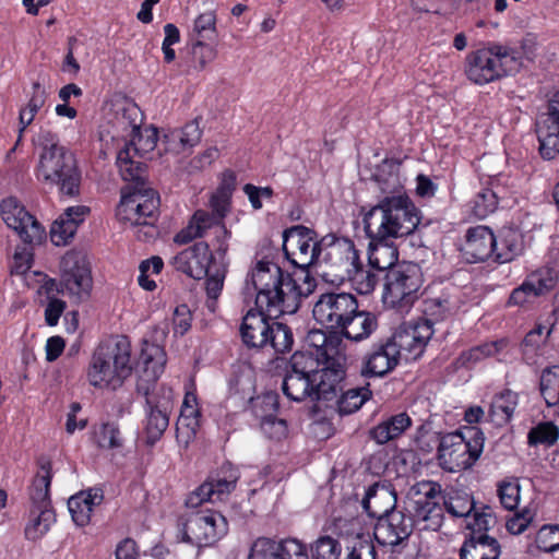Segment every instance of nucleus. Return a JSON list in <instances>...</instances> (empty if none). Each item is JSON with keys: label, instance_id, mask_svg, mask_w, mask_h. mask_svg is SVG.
Listing matches in <instances>:
<instances>
[{"label": "nucleus", "instance_id": "1", "mask_svg": "<svg viewBox=\"0 0 559 559\" xmlns=\"http://www.w3.org/2000/svg\"><path fill=\"white\" fill-rule=\"evenodd\" d=\"M252 284L255 292V309H250L242 318L240 336L249 348H264L273 323V318L293 314L300 307L301 299L311 293L312 283L306 281L302 290L289 273L276 263L259 261L247 278V287Z\"/></svg>", "mask_w": 559, "mask_h": 559}, {"label": "nucleus", "instance_id": "2", "mask_svg": "<svg viewBox=\"0 0 559 559\" xmlns=\"http://www.w3.org/2000/svg\"><path fill=\"white\" fill-rule=\"evenodd\" d=\"M166 360L164 347L143 342L136 367V392L145 397L144 432L148 444L159 440L169 425L174 392L170 388L157 386Z\"/></svg>", "mask_w": 559, "mask_h": 559}, {"label": "nucleus", "instance_id": "3", "mask_svg": "<svg viewBox=\"0 0 559 559\" xmlns=\"http://www.w3.org/2000/svg\"><path fill=\"white\" fill-rule=\"evenodd\" d=\"M40 153L36 178L43 183L57 187L60 194L76 197L80 193L81 171L74 154L59 143L58 135L49 130L38 134Z\"/></svg>", "mask_w": 559, "mask_h": 559}, {"label": "nucleus", "instance_id": "4", "mask_svg": "<svg viewBox=\"0 0 559 559\" xmlns=\"http://www.w3.org/2000/svg\"><path fill=\"white\" fill-rule=\"evenodd\" d=\"M418 209L406 194L385 195L364 216V227L370 240L411 235L418 226Z\"/></svg>", "mask_w": 559, "mask_h": 559}, {"label": "nucleus", "instance_id": "5", "mask_svg": "<svg viewBox=\"0 0 559 559\" xmlns=\"http://www.w3.org/2000/svg\"><path fill=\"white\" fill-rule=\"evenodd\" d=\"M131 343L127 336H117L102 343L92 356L87 370L91 385L117 390L131 376Z\"/></svg>", "mask_w": 559, "mask_h": 559}, {"label": "nucleus", "instance_id": "6", "mask_svg": "<svg viewBox=\"0 0 559 559\" xmlns=\"http://www.w3.org/2000/svg\"><path fill=\"white\" fill-rule=\"evenodd\" d=\"M522 67L518 50L500 44H489L466 56L465 73L469 81L485 85L516 73Z\"/></svg>", "mask_w": 559, "mask_h": 559}, {"label": "nucleus", "instance_id": "7", "mask_svg": "<svg viewBox=\"0 0 559 559\" xmlns=\"http://www.w3.org/2000/svg\"><path fill=\"white\" fill-rule=\"evenodd\" d=\"M432 437L438 442L439 465L451 473L472 467L483 453L485 437L477 427Z\"/></svg>", "mask_w": 559, "mask_h": 559}, {"label": "nucleus", "instance_id": "8", "mask_svg": "<svg viewBox=\"0 0 559 559\" xmlns=\"http://www.w3.org/2000/svg\"><path fill=\"white\" fill-rule=\"evenodd\" d=\"M61 280L44 276L39 293H44L47 299L58 294H68L76 301L85 300L92 289V275L86 257L78 251L67 252L60 262Z\"/></svg>", "mask_w": 559, "mask_h": 559}, {"label": "nucleus", "instance_id": "9", "mask_svg": "<svg viewBox=\"0 0 559 559\" xmlns=\"http://www.w3.org/2000/svg\"><path fill=\"white\" fill-rule=\"evenodd\" d=\"M383 301L397 311H407L418 298L423 272L413 262L396 263L384 274Z\"/></svg>", "mask_w": 559, "mask_h": 559}, {"label": "nucleus", "instance_id": "10", "mask_svg": "<svg viewBox=\"0 0 559 559\" xmlns=\"http://www.w3.org/2000/svg\"><path fill=\"white\" fill-rule=\"evenodd\" d=\"M413 520L395 510L378 520L373 536L377 543L386 547L390 559H415V549L409 544Z\"/></svg>", "mask_w": 559, "mask_h": 559}, {"label": "nucleus", "instance_id": "11", "mask_svg": "<svg viewBox=\"0 0 559 559\" xmlns=\"http://www.w3.org/2000/svg\"><path fill=\"white\" fill-rule=\"evenodd\" d=\"M159 198L147 187L123 188L116 216L131 227H153L158 216Z\"/></svg>", "mask_w": 559, "mask_h": 559}, {"label": "nucleus", "instance_id": "12", "mask_svg": "<svg viewBox=\"0 0 559 559\" xmlns=\"http://www.w3.org/2000/svg\"><path fill=\"white\" fill-rule=\"evenodd\" d=\"M320 246L318 265L328 269L325 275L333 276V281L343 282L356 273L359 255L350 239L329 234L321 238Z\"/></svg>", "mask_w": 559, "mask_h": 559}, {"label": "nucleus", "instance_id": "13", "mask_svg": "<svg viewBox=\"0 0 559 559\" xmlns=\"http://www.w3.org/2000/svg\"><path fill=\"white\" fill-rule=\"evenodd\" d=\"M181 539L198 548L212 546L228 532L226 518L214 510L192 511L181 524Z\"/></svg>", "mask_w": 559, "mask_h": 559}, {"label": "nucleus", "instance_id": "14", "mask_svg": "<svg viewBox=\"0 0 559 559\" xmlns=\"http://www.w3.org/2000/svg\"><path fill=\"white\" fill-rule=\"evenodd\" d=\"M320 243L316 230L304 225L292 226L283 233V250L287 259L302 270L318 265Z\"/></svg>", "mask_w": 559, "mask_h": 559}, {"label": "nucleus", "instance_id": "15", "mask_svg": "<svg viewBox=\"0 0 559 559\" xmlns=\"http://www.w3.org/2000/svg\"><path fill=\"white\" fill-rule=\"evenodd\" d=\"M357 305V299L352 294L328 293L316 301L312 313L319 324L337 332L348 316L356 311Z\"/></svg>", "mask_w": 559, "mask_h": 559}, {"label": "nucleus", "instance_id": "16", "mask_svg": "<svg viewBox=\"0 0 559 559\" xmlns=\"http://www.w3.org/2000/svg\"><path fill=\"white\" fill-rule=\"evenodd\" d=\"M0 213L7 226L16 231L25 245L37 246L46 239L45 228L17 199H4L0 203Z\"/></svg>", "mask_w": 559, "mask_h": 559}, {"label": "nucleus", "instance_id": "17", "mask_svg": "<svg viewBox=\"0 0 559 559\" xmlns=\"http://www.w3.org/2000/svg\"><path fill=\"white\" fill-rule=\"evenodd\" d=\"M435 333L433 328L429 324V321H417L403 322L389 337V342L392 347L397 350V356L401 358L405 357L406 360H415L419 358L429 340Z\"/></svg>", "mask_w": 559, "mask_h": 559}, {"label": "nucleus", "instance_id": "18", "mask_svg": "<svg viewBox=\"0 0 559 559\" xmlns=\"http://www.w3.org/2000/svg\"><path fill=\"white\" fill-rule=\"evenodd\" d=\"M421 496L414 501L413 522L421 523L424 530L438 531L443 524V507L439 496L441 486L437 483H421Z\"/></svg>", "mask_w": 559, "mask_h": 559}, {"label": "nucleus", "instance_id": "19", "mask_svg": "<svg viewBox=\"0 0 559 559\" xmlns=\"http://www.w3.org/2000/svg\"><path fill=\"white\" fill-rule=\"evenodd\" d=\"M249 559H309V555L307 546L296 538L259 537L251 546Z\"/></svg>", "mask_w": 559, "mask_h": 559}, {"label": "nucleus", "instance_id": "20", "mask_svg": "<svg viewBox=\"0 0 559 559\" xmlns=\"http://www.w3.org/2000/svg\"><path fill=\"white\" fill-rule=\"evenodd\" d=\"M212 261H216V258L211 252L209 243L199 241L174 255L170 264L189 277L201 280L212 266Z\"/></svg>", "mask_w": 559, "mask_h": 559}, {"label": "nucleus", "instance_id": "21", "mask_svg": "<svg viewBox=\"0 0 559 559\" xmlns=\"http://www.w3.org/2000/svg\"><path fill=\"white\" fill-rule=\"evenodd\" d=\"M325 359L323 367L318 369V380L316 381L317 401H333L343 391V381L345 379V368L343 357L333 356L324 349Z\"/></svg>", "mask_w": 559, "mask_h": 559}, {"label": "nucleus", "instance_id": "22", "mask_svg": "<svg viewBox=\"0 0 559 559\" xmlns=\"http://www.w3.org/2000/svg\"><path fill=\"white\" fill-rule=\"evenodd\" d=\"M556 286V278L550 270H539L530 274L524 282L514 288L507 301L510 307H525L536 298L546 295Z\"/></svg>", "mask_w": 559, "mask_h": 559}, {"label": "nucleus", "instance_id": "23", "mask_svg": "<svg viewBox=\"0 0 559 559\" xmlns=\"http://www.w3.org/2000/svg\"><path fill=\"white\" fill-rule=\"evenodd\" d=\"M539 152L546 159H552L559 153V94L548 104V111L536 123Z\"/></svg>", "mask_w": 559, "mask_h": 559}, {"label": "nucleus", "instance_id": "24", "mask_svg": "<svg viewBox=\"0 0 559 559\" xmlns=\"http://www.w3.org/2000/svg\"><path fill=\"white\" fill-rule=\"evenodd\" d=\"M399 360L397 350L389 340L380 341L364 356L360 374L366 378L384 377L397 366Z\"/></svg>", "mask_w": 559, "mask_h": 559}, {"label": "nucleus", "instance_id": "25", "mask_svg": "<svg viewBox=\"0 0 559 559\" xmlns=\"http://www.w3.org/2000/svg\"><path fill=\"white\" fill-rule=\"evenodd\" d=\"M460 308V300L454 287H447L438 293H430L423 300L421 321H429L431 328L436 322L444 321L456 313Z\"/></svg>", "mask_w": 559, "mask_h": 559}, {"label": "nucleus", "instance_id": "26", "mask_svg": "<svg viewBox=\"0 0 559 559\" xmlns=\"http://www.w3.org/2000/svg\"><path fill=\"white\" fill-rule=\"evenodd\" d=\"M496 237L487 226L471 227L466 231L462 252L469 263L486 261L495 257Z\"/></svg>", "mask_w": 559, "mask_h": 559}, {"label": "nucleus", "instance_id": "27", "mask_svg": "<svg viewBox=\"0 0 559 559\" xmlns=\"http://www.w3.org/2000/svg\"><path fill=\"white\" fill-rule=\"evenodd\" d=\"M104 500L100 488H91L72 496L68 501V508L73 522L78 526H85L91 522L94 508Z\"/></svg>", "mask_w": 559, "mask_h": 559}, {"label": "nucleus", "instance_id": "28", "mask_svg": "<svg viewBox=\"0 0 559 559\" xmlns=\"http://www.w3.org/2000/svg\"><path fill=\"white\" fill-rule=\"evenodd\" d=\"M51 479V462L41 457L38 461V471L28 488L29 508H52L50 499Z\"/></svg>", "mask_w": 559, "mask_h": 559}, {"label": "nucleus", "instance_id": "29", "mask_svg": "<svg viewBox=\"0 0 559 559\" xmlns=\"http://www.w3.org/2000/svg\"><path fill=\"white\" fill-rule=\"evenodd\" d=\"M395 501V496L390 490L376 483L367 488L361 507L369 516L380 520L396 510Z\"/></svg>", "mask_w": 559, "mask_h": 559}, {"label": "nucleus", "instance_id": "30", "mask_svg": "<svg viewBox=\"0 0 559 559\" xmlns=\"http://www.w3.org/2000/svg\"><path fill=\"white\" fill-rule=\"evenodd\" d=\"M523 248L521 231L513 227H503L496 237L495 261L498 263L511 262L522 253Z\"/></svg>", "mask_w": 559, "mask_h": 559}, {"label": "nucleus", "instance_id": "31", "mask_svg": "<svg viewBox=\"0 0 559 559\" xmlns=\"http://www.w3.org/2000/svg\"><path fill=\"white\" fill-rule=\"evenodd\" d=\"M377 326L376 316L368 311H359L357 307L356 311L348 316V319L336 333L348 340L359 342L369 337Z\"/></svg>", "mask_w": 559, "mask_h": 559}, {"label": "nucleus", "instance_id": "32", "mask_svg": "<svg viewBox=\"0 0 559 559\" xmlns=\"http://www.w3.org/2000/svg\"><path fill=\"white\" fill-rule=\"evenodd\" d=\"M219 226H225L213 214L205 210H198L192 215L188 226L175 236V242L183 245L189 241L205 236L209 229L218 230Z\"/></svg>", "mask_w": 559, "mask_h": 559}, {"label": "nucleus", "instance_id": "33", "mask_svg": "<svg viewBox=\"0 0 559 559\" xmlns=\"http://www.w3.org/2000/svg\"><path fill=\"white\" fill-rule=\"evenodd\" d=\"M202 131L197 119L188 122L181 129L171 130L164 135L165 150L175 154L194 146L201 140Z\"/></svg>", "mask_w": 559, "mask_h": 559}, {"label": "nucleus", "instance_id": "34", "mask_svg": "<svg viewBox=\"0 0 559 559\" xmlns=\"http://www.w3.org/2000/svg\"><path fill=\"white\" fill-rule=\"evenodd\" d=\"M412 426V418L405 412L392 415L379 423L369 431V436L378 444H385L402 436Z\"/></svg>", "mask_w": 559, "mask_h": 559}, {"label": "nucleus", "instance_id": "35", "mask_svg": "<svg viewBox=\"0 0 559 559\" xmlns=\"http://www.w3.org/2000/svg\"><path fill=\"white\" fill-rule=\"evenodd\" d=\"M318 378L286 372L282 382L283 393L292 401L317 400L316 381Z\"/></svg>", "mask_w": 559, "mask_h": 559}, {"label": "nucleus", "instance_id": "36", "mask_svg": "<svg viewBox=\"0 0 559 559\" xmlns=\"http://www.w3.org/2000/svg\"><path fill=\"white\" fill-rule=\"evenodd\" d=\"M500 555V544L491 536L469 537L460 549V559H499Z\"/></svg>", "mask_w": 559, "mask_h": 559}, {"label": "nucleus", "instance_id": "37", "mask_svg": "<svg viewBox=\"0 0 559 559\" xmlns=\"http://www.w3.org/2000/svg\"><path fill=\"white\" fill-rule=\"evenodd\" d=\"M439 500L442 501L443 510L454 518H469L475 509L473 496L465 489L450 487L441 490Z\"/></svg>", "mask_w": 559, "mask_h": 559}, {"label": "nucleus", "instance_id": "38", "mask_svg": "<svg viewBox=\"0 0 559 559\" xmlns=\"http://www.w3.org/2000/svg\"><path fill=\"white\" fill-rule=\"evenodd\" d=\"M519 404L518 393L506 389L495 394L488 411L489 419L498 427L510 423Z\"/></svg>", "mask_w": 559, "mask_h": 559}, {"label": "nucleus", "instance_id": "39", "mask_svg": "<svg viewBox=\"0 0 559 559\" xmlns=\"http://www.w3.org/2000/svg\"><path fill=\"white\" fill-rule=\"evenodd\" d=\"M135 157L138 156L126 148L120 150L117 156V166L122 179L131 182L126 188L146 187V165Z\"/></svg>", "mask_w": 559, "mask_h": 559}, {"label": "nucleus", "instance_id": "40", "mask_svg": "<svg viewBox=\"0 0 559 559\" xmlns=\"http://www.w3.org/2000/svg\"><path fill=\"white\" fill-rule=\"evenodd\" d=\"M374 179L382 193L385 195L406 194L401 176V164L392 159H385L378 167Z\"/></svg>", "mask_w": 559, "mask_h": 559}, {"label": "nucleus", "instance_id": "41", "mask_svg": "<svg viewBox=\"0 0 559 559\" xmlns=\"http://www.w3.org/2000/svg\"><path fill=\"white\" fill-rule=\"evenodd\" d=\"M56 521L53 508H29L28 522L24 528L27 540L41 539Z\"/></svg>", "mask_w": 559, "mask_h": 559}, {"label": "nucleus", "instance_id": "42", "mask_svg": "<svg viewBox=\"0 0 559 559\" xmlns=\"http://www.w3.org/2000/svg\"><path fill=\"white\" fill-rule=\"evenodd\" d=\"M239 479V472L230 464L223 465L219 472L215 476L209 477L203 485L211 487V499L212 502L223 500L228 496L236 487Z\"/></svg>", "mask_w": 559, "mask_h": 559}, {"label": "nucleus", "instance_id": "43", "mask_svg": "<svg viewBox=\"0 0 559 559\" xmlns=\"http://www.w3.org/2000/svg\"><path fill=\"white\" fill-rule=\"evenodd\" d=\"M383 242L370 240L368 260L372 269L386 273L396 264L397 251L395 248Z\"/></svg>", "mask_w": 559, "mask_h": 559}, {"label": "nucleus", "instance_id": "44", "mask_svg": "<svg viewBox=\"0 0 559 559\" xmlns=\"http://www.w3.org/2000/svg\"><path fill=\"white\" fill-rule=\"evenodd\" d=\"M544 330L543 325H537L525 335L521 344V350L527 364H535L536 358L544 354V348L551 332L550 329L546 333Z\"/></svg>", "mask_w": 559, "mask_h": 559}, {"label": "nucleus", "instance_id": "45", "mask_svg": "<svg viewBox=\"0 0 559 559\" xmlns=\"http://www.w3.org/2000/svg\"><path fill=\"white\" fill-rule=\"evenodd\" d=\"M372 395L369 384L342 391L335 400L338 413L348 415L358 411Z\"/></svg>", "mask_w": 559, "mask_h": 559}, {"label": "nucleus", "instance_id": "46", "mask_svg": "<svg viewBox=\"0 0 559 559\" xmlns=\"http://www.w3.org/2000/svg\"><path fill=\"white\" fill-rule=\"evenodd\" d=\"M227 262L212 261V266L209 269L206 276V294L209 297L207 307L214 311L215 301L222 293L224 281L227 273Z\"/></svg>", "mask_w": 559, "mask_h": 559}, {"label": "nucleus", "instance_id": "47", "mask_svg": "<svg viewBox=\"0 0 559 559\" xmlns=\"http://www.w3.org/2000/svg\"><path fill=\"white\" fill-rule=\"evenodd\" d=\"M157 140L158 134L156 128H139V130L132 133L131 141L124 148L139 157H143L156 147Z\"/></svg>", "mask_w": 559, "mask_h": 559}, {"label": "nucleus", "instance_id": "48", "mask_svg": "<svg viewBox=\"0 0 559 559\" xmlns=\"http://www.w3.org/2000/svg\"><path fill=\"white\" fill-rule=\"evenodd\" d=\"M319 367L320 359L318 356H314L311 352L297 350L292 355L286 372L318 378Z\"/></svg>", "mask_w": 559, "mask_h": 559}, {"label": "nucleus", "instance_id": "49", "mask_svg": "<svg viewBox=\"0 0 559 559\" xmlns=\"http://www.w3.org/2000/svg\"><path fill=\"white\" fill-rule=\"evenodd\" d=\"M216 36V16L214 12L207 11L194 20L192 31L189 33V40L214 43Z\"/></svg>", "mask_w": 559, "mask_h": 559}, {"label": "nucleus", "instance_id": "50", "mask_svg": "<svg viewBox=\"0 0 559 559\" xmlns=\"http://www.w3.org/2000/svg\"><path fill=\"white\" fill-rule=\"evenodd\" d=\"M468 519L469 537L489 536L487 531L496 523V518L489 506H483L480 509L475 507Z\"/></svg>", "mask_w": 559, "mask_h": 559}, {"label": "nucleus", "instance_id": "51", "mask_svg": "<svg viewBox=\"0 0 559 559\" xmlns=\"http://www.w3.org/2000/svg\"><path fill=\"white\" fill-rule=\"evenodd\" d=\"M267 338V346H271L276 354L290 352L294 345L292 329L281 322L273 321Z\"/></svg>", "mask_w": 559, "mask_h": 559}, {"label": "nucleus", "instance_id": "52", "mask_svg": "<svg viewBox=\"0 0 559 559\" xmlns=\"http://www.w3.org/2000/svg\"><path fill=\"white\" fill-rule=\"evenodd\" d=\"M559 438V428L552 421H542L530 429L527 440L530 445H554Z\"/></svg>", "mask_w": 559, "mask_h": 559}, {"label": "nucleus", "instance_id": "53", "mask_svg": "<svg viewBox=\"0 0 559 559\" xmlns=\"http://www.w3.org/2000/svg\"><path fill=\"white\" fill-rule=\"evenodd\" d=\"M498 206V195L490 188H483L471 202L472 213L476 218L483 219L492 214Z\"/></svg>", "mask_w": 559, "mask_h": 559}, {"label": "nucleus", "instance_id": "54", "mask_svg": "<svg viewBox=\"0 0 559 559\" xmlns=\"http://www.w3.org/2000/svg\"><path fill=\"white\" fill-rule=\"evenodd\" d=\"M191 44V67L198 71H202L212 62L217 55V51L210 41L189 40Z\"/></svg>", "mask_w": 559, "mask_h": 559}, {"label": "nucleus", "instance_id": "55", "mask_svg": "<svg viewBox=\"0 0 559 559\" xmlns=\"http://www.w3.org/2000/svg\"><path fill=\"white\" fill-rule=\"evenodd\" d=\"M383 272H379L376 269L364 270L361 267V263L356 265V273L346 280L353 281L356 285V289L361 295H368L372 293L381 280V274Z\"/></svg>", "mask_w": 559, "mask_h": 559}, {"label": "nucleus", "instance_id": "56", "mask_svg": "<svg viewBox=\"0 0 559 559\" xmlns=\"http://www.w3.org/2000/svg\"><path fill=\"white\" fill-rule=\"evenodd\" d=\"M78 227L62 213L51 225L50 238L56 246H64L75 235Z\"/></svg>", "mask_w": 559, "mask_h": 559}, {"label": "nucleus", "instance_id": "57", "mask_svg": "<svg viewBox=\"0 0 559 559\" xmlns=\"http://www.w3.org/2000/svg\"><path fill=\"white\" fill-rule=\"evenodd\" d=\"M118 127L132 134L140 128L141 111L135 104H127L116 111Z\"/></svg>", "mask_w": 559, "mask_h": 559}, {"label": "nucleus", "instance_id": "58", "mask_svg": "<svg viewBox=\"0 0 559 559\" xmlns=\"http://www.w3.org/2000/svg\"><path fill=\"white\" fill-rule=\"evenodd\" d=\"M342 547L330 537L321 536L311 545L312 559H340Z\"/></svg>", "mask_w": 559, "mask_h": 559}, {"label": "nucleus", "instance_id": "59", "mask_svg": "<svg viewBox=\"0 0 559 559\" xmlns=\"http://www.w3.org/2000/svg\"><path fill=\"white\" fill-rule=\"evenodd\" d=\"M535 543L545 552L559 550V524L543 525L536 534Z\"/></svg>", "mask_w": 559, "mask_h": 559}, {"label": "nucleus", "instance_id": "60", "mask_svg": "<svg viewBox=\"0 0 559 559\" xmlns=\"http://www.w3.org/2000/svg\"><path fill=\"white\" fill-rule=\"evenodd\" d=\"M498 497L502 507L514 510L520 502V485L516 479H506L498 484Z\"/></svg>", "mask_w": 559, "mask_h": 559}, {"label": "nucleus", "instance_id": "61", "mask_svg": "<svg viewBox=\"0 0 559 559\" xmlns=\"http://www.w3.org/2000/svg\"><path fill=\"white\" fill-rule=\"evenodd\" d=\"M97 443L103 449H117L122 447V436L119 427L114 423L103 424L96 431Z\"/></svg>", "mask_w": 559, "mask_h": 559}, {"label": "nucleus", "instance_id": "62", "mask_svg": "<svg viewBox=\"0 0 559 559\" xmlns=\"http://www.w3.org/2000/svg\"><path fill=\"white\" fill-rule=\"evenodd\" d=\"M376 548L370 535H357L346 559H376Z\"/></svg>", "mask_w": 559, "mask_h": 559}, {"label": "nucleus", "instance_id": "63", "mask_svg": "<svg viewBox=\"0 0 559 559\" xmlns=\"http://www.w3.org/2000/svg\"><path fill=\"white\" fill-rule=\"evenodd\" d=\"M499 343L491 342L473 347L460 356L462 365L475 364L484 358L495 356L499 352Z\"/></svg>", "mask_w": 559, "mask_h": 559}, {"label": "nucleus", "instance_id": "64", "mask_svg": "<svg viewBox=\"0 0 559 559\" xmlns=\"http://www.w3.org/2000/svg\"><path fill=\"white\" fill-rule=\"evenodd\" d=\"M192 323V312L187 305H179L173 312V330L175 336H183Z\"/></svg>", "mask_w": 559, "mask_h": 559}]
</instances>
